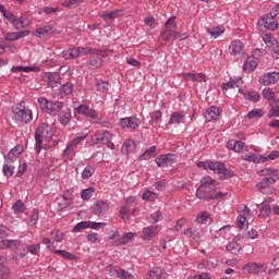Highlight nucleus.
Segmentation results:
<instances>
[{"mask_svg":"<svg viewBox=\"0 0 279 279\" xmlns=\"http://www.w3.org/2000/svg\"><path fill=\"white\" fill-rule=\"evenodd\" d=\"M219 182L210 177H204L201 180V186L196 190V197L208 202V199H223L228 193L217 192Z\"/></svg>","mask_w":279,"mask_h":279,"instance_id":"nucleus-1","label":"nucleus"},{"mask_svg":"<svg viewBox=\"0 0 279 279\" xmlns=\"http://www.w3.org/2000/svg\"><path fill=\"white\" fill-rule=\"evenodd\" d=\"M53 138V130L47 123H41L35 131L36 151L40 154L43 142L49 143Z\"/></svg>","mask_w":279,"mask_h":279,"instance_id":"nucleus-2","label":"nucleus"},{"mask_svg":"<svg viewBox=\"0 0 279 279\" xmlns=\"http://www.w3.org/2000/svg\"><path fill=\"white\" fill-rule=\"evenodd\" d=\"M13 114L15 120L20 123H32L34 119V114L31 109L25 107V101L15 105L13 108Z\"/></svg>","mask_w":279,"mask_h":279,"instance_id":"nucleus-3","label":"nucleus"},{"mask_svg":"<svg viewBox=\"0 0 279 279\" xmlns=\"http://www.w3.org/2000/svg\"><path fill=\"white\" fill-rule=\"evenodd\" d=\"M208 169L217 173L220 180H228L229 178H234V171L228 170L226 163L221 161H208Z\"/></svg>","mask_w":279,"mask_h":279,"instance_id":"nucleus-4","label":"nucleus"},{"mask_svg":"<svg viewBox=\"0 0 279 279\" xmlns=\"http://www.w3.org/2000/svg\"><path fill=\"white\" fill-rule=\"evenodd\" d=\"M38 104L43 112H46L47 114H53V112H60V110L64 108V102L47 100V98L45 97L38 98Z\"/></svg>","mask_w":279,"mask_h":279,"instance_id":"nucleus-5","label":"nucleus"},{"mask_svg":"<svg viewBox=\"0 0 279 279\" xmlns=\"http://www.w3.org/2000/svg\"><path fill=\"white\" fill-rule=\"evenodd\" d=\"M0 12L3 14L4 19L9 21L14 27V29H23L25 27V22L23 21V17H16L14 13L8 11L3 4L0 3Z\"/></svg>","mask_w":279,"mask_h":279,"instance_id":"nucleus-6","label":"nucleus"},{"mask_svg":"<svg viewBox=\"0 0 279 279\" xmlns=\"http://www.w3.org/2000/svg\"><path fill=\"white\" fill-rule=\"evenodd\" d=\"M22 151H23V146L21 145L15 146L4 156V162H7L8 165H14L15 167H21V159L19 158Z\"/></svg>","mask_w":279,"mask_h":279,"instance_id":"nucleus-7","label":"nucleus"},{"mask_svg":"<svg viewBox=\"0 0 279 279\" xmlns=\"http://www.w3.org/2000/svg\"><path fill=\"white\" fill-rule=\"evenodd\" d=\"M258 32H265V29H269L270 32H276L278 29V23L276 20L269 17L268 15H264L257 22Z\"/></svg>","mask_w":279,"mask_h":279,"instance_id":"nucleus-8","label":"nucleus"},{"mask_svg":"<svg viewBox=\"0 0 279 279\" xmlns=\"http://www.w3.org/2000/svg\"><path fill=\"white\" fill-rule=\"evenodd\" d=\"M110 141H112V133L108 130L97 132L92 136L94 145H106V143H109Z\"/></svg>","mask_w":279,"mask_h":279,"instance_id":"nucleus-9","label":"nucleus"},{"mask_svg":"<svg viewBox=\"0 0 279 279\" xmlns=\"http://www.w3.org/2000/svg\"><path fill=\"white\" fill-rule=\"evenodd\" d=\"M178 157L173 154L160 155L159 157L155 158V162L157 167H171L175 165Z\"/></svg>","mask_w":279,"mask_h":279,"instance_id":"nucleus-10","label":"nucleus"},{"mask_svg":"<svg viewBox=\"0 0 279 279\" xmlns=\"http://www.w3.org/2000/svg\"><path fill=\"white\" fill-rule=\"evenodd\" d=\"M43 80L47 83L49 88H58L61 77L58 72H47L44 74Z\"/></svg>","mask_w":279,"mask_h":279,"instance_id":"nucleus-11","label":"nucleus"},{"mask_svg":"<svg viewBox=\"0 0 279 279\" xmlns=\"http://www.w3.org/2000/svg\"><path fill=\"white\" fill-rule=\"evenodd\" d=\"M279 82V72H268L259 77V84L263 86H271V84H277Z\"/></svg>","mask_w":279,"mask_h":279,"instance_id":"nucleus-12","label":"nucleus"},{"mask_svg":"<svg viewBox=\"0 0 279 279\" xmlns=\"http://www.w3.org/2000/svg\"><path fill=\"white\" fill-rule=\"evenodd\" d=\"M267 265L265 264H256V263H247L243 267V274H260V271H266Z\"/></svg>","mask_w":279,"mask_h":279,"instance_id":"nucleus-13","label":"nucleus"},{"mask_svg":"<svg viewBox=\"0 0 279 279\" xmlns=\"http://www.w3.org/2000/svg\"><path fill=\"white\" fill-rule=\"evenodd\" d=\"M76 112L78 114H83V117H87L88 119H98L99 114L97 113V111H95V109L88 107V105H80L76 108Z\"/></svg>","mask_w":279,"mask_h":279,"instance_id":"nucleus-14","label":"nucleus"},{"mask_svg":"<svg viewBox=\"0 0 279 279\" xmlns=\"http://www.w3.org/2000/svg\"><path fill=\"white\" fill-rule=\"evenodd\" d=\"M219 114H221V110L219 109V107L211 106L205 111L204 118L207 122L219 121Z\"/></svg>","mask_w":279,"mask_h":279,"instance_id":"nucleus-15","label":"nucleus"},{"mask_svg":"<svg viewBox=\"0 0 279 279\" xmlns=\"http://www.w3.org/2000/svg\"><path fill=\"white\" fill-rule=\"evenodd\" d=\"M120 125L129 130H136L141 125V120L135 117L123 118L120 120Z\"/></svg>","mask_w":279,"mask_h":279,"instance_id":"nucleus-16","label":"nucleus"},{"mask_svg":"<svg viewBox=\"0 0 279 279\" xmlns=\"http://www.w3.org/2000/svg\"><path fill=\"white\" fill-rule=\"evenodd\" d=\"M227 147H228V149H232L236 154H243V153L247 151V146L242 141L230 140L227 143Z\"/></svg>","mask_w":279,"mask_h":279,"instance_id":"nucleus-17","label":"nucleus"},{"mask_svg":"<svg viewBox=\"0 0 279 279\" xmlns=\"http://www.w3.org/2000/svg\"><path fill=\"white\" fill-rule=\"evenodd\" d=\"M110 205L106 201H98L92 207L90 211L94 215H104V213H108Z\"/></svg>","mask_w":279,"mask_h":279,"instance_id":"nucleus-18","label":"nucleus"},{"mask_svg":"<svg viewBox=\"0 0 279 279\" xmlns=\"http://www.w3.org/2000/svg\"><path fill=\"white\" fill-rule=\"evenodd\" d=\"M158 232H160V226L144 228L142 239L149 241V239H154Z\"/></svg>","mask_w":279,"mask_h":279,"instance_id":"nucleus-19","label":"nucleus"},{"mask_svg":"<svg viewBox=\"0 0 279 279\" xmlns=\"http://www.w3.org/2000/svg\"><path fill=\"white\" fill-rule=\"evenodd\" d=\"M245 48V45L241 40H233L229 46L230 56H239Z\"/></svg>","mask_w":279,"mask_h":279,"instance_id":"nucleus-20","label":"nucleus"},{"mask_svg":"<svg viewBox=\"0 0 279 279\" xmlns=\"http://www.w3.org/2000/svg\"><path fill=\"white\" fill-rule=\"evenodd\" d=\"M149 279H167V270L162 267H155L148 272Z\"/></svg>","mask_w":279,"mask_h":279,"instance_id":"nucleus-21","label":"nucleus"},{"mask_svg":"<svg viewBox=\"0 0 279 279\" xmlns=\"http://www.w3.org/2000/svg\"><path fill=\"white\" fill-rule=\"evenodd\" d=\"M134 240V233H124L118 240L112 242L114 247H119V245H128V243H132Z\"/></svg>","mask_w":279,"mask_h":279,"instance_id":"nucleus-22","label":"nucleus"},{"mask_svg":"<svg viewBox=\"0 0 279 279\" xmlns=\"http://www.w3.org/2000/svg\"><path fill=\"white\" fill-rule=\"evenodd\" d=\"M239 93L243 95L244 99H247L248 101H253V104L260 101V94H258V92L256 90L243 92L242 88H239Z\"/></svg>","mask_w":279,"mask_h":279,"instance_id":"nucleus-23","label":"nucleus"},{"mask_svg":"<svg viewBox=\"0 0 279 279\" xmlns=\"http://www.w3.org/2000/svg\"><path fill=\"white\" fill-rule=\"evenodd\" d=\"M262 97L263 99H266V101H268L269 106H271L275 101L278 100L276 99V92H274V89L269 87L263 89Z\"/></svg>","mask_w":279,"mask_h":279,"instance_id":"nucleus-24","label":"nucleus"},{"mask_svg":"<svg viewBox=\"0 0 279 279\" xmlns=\"http://www.w3.org/2000/svg\"><path fill=\"white\" fill-rule=\"evenodd\" d=\"M183 80L191 81V82H206V74L183 73Z\"/></svg>","mask_w":279,"mask_h":279,"instance_id":"nucleus-25","label":"nucleus"},{"mask_svg":"<svg viewBox=\"0 0 279 279\" xmlns=\"http://www.w3.org/2000/svg\"><path fill=\"white\" fill-rule=\"evenodd\" d=\"M241 84H243V78H231L228 83H222L221 88L222 90H230V88H241Z\"/></svg>","mask_w":279,"mask_h":279,"instance_id":"nucleus-26","label":"nucleus"},{"mask_svg":"<svg viewBox=\"0 0 279 279\" xmlns=\"http://www.w3.org/2000/svg\"><path fill=\"white\" fill-rule=\"evenodd\" d=\"M256 66H258V61H256L252 57H247L243 64V71H245L246 73H252V71H254Z\"/></svg>","mask_w":279,"mask_h":279,"instance_id":"nucleus-27","label":"nucleus"},{"mask_svg":"<svg viewBox=\"0 0 279 279\" xmlns=\"http://www.w3.org/2000/svg\"><path fill=\"white\" fill-rule=\"evenodd\" d=\"M25 36H29V31L7 33L5 40L14 41V40H19L21 38H25Z\"/></svg>","mask_w":279,"mask_h":279,"instance_id":"nucleus-28","label":"nucleus"},{"mask_svg":"<svg viewBox=\"0 0 279 279\" xmlns=\"http://www.w3.org/2000/svg\"><path fill=\"white\" fill-rule=\"evenodd\" d=\"M52 32H53V27L47 25V26L37 28L35 32V36L37 38H45V36L51 34Z\"/></svg>","mask_w":279,"mask_h":279,"instance_id":"nucleus-29","label":"nucleus"},{"mask_svg":"<svg viewBox=\"0 0 279 279\" xmlns=\"http://www.w3.org/2000/svg\"><path fill=\"white\" fill-rule=\"evenodd\" d=\"M14 169H16L15 165L4 162L2 173L5 178H12L14 175Z\"/></svg>","mask_w":279,"mask_h":279,"instance_id":"nucleus-30","label":"nucleus"},{"mask_svg":"<svg viewBox=\"0 0 279 279\" xmlns=\"http://www.w3.org/2000/svg\"><path fill=\"white\" fill-rule=\"evenodd\" d=\"M279 117V99L275 100L270 105V110L268 112V119H274Z\"/></svg>","mask_w":279,"mask_h":279,"instance_id":"nucleus-31","label":"nucleus"},{"mask_svg":"<svg viewBox=\"0 0 279 279\" xmlns=\"http://www.w3.org/2000/svg\"><path fill=\"white\" fill-rule=\"evenodd\" d=\"M241 244H239L236 241H232L227 244V252H230L231 254H241Z\"/></svg>","mask_w":279,"mask_h":279,"instance_id":"nucleus-32","label":"nucleus"},{"mask_svg":"<svg viewBox=\"0 0 279 279\" xmlns=\"http://www.w3.org/2000/svg\"><path fill=\"white\" fill-rule=\"evenodd\" d=\"M223 26H214L207 28V33L211 38H219V36L223 34Z\"/></svg>","mask_w":279,"mask_h":279,"instance_id":"nucleus-33","label":"nucleus"},{"mask_svg":"<svg viewBox=\"0 0 279 279\" xmlns=\"http://www.w3.org/2000/svg\"><path fill=\"white\" fill-rule=\"evenodd\" d=\"M136 149V143L132 140H128L121 148L122 154H130Z\"/></svg>","mask_w":279,"mask_h":279,"instance_id":"nucleus-34","label":"nucleus"},{"mask_svg":"<svg viewBox=\"0 0 279 279\" xmlns=\"http://www.w3.org/2000/svg\"><path fill=\"white\" fill-rule=\"evenodd\" d=\"M61 125H69L71 121V110L61 111L58 116Z\"/></svg>","mask_w":279,"mask_h":279,"instance_id":"nucleus-35","label":"nucleus"},{"mask_svg":"<svg viewBox=\"0 0 279 279\" xmlns=\"http://www.w3.org/2000/svg\"><path fill=\"white\" fill-rule=\"evenodd\" d=\"M184 120V112H173L170 117L169 124H180Z\"/></svg>","mask_w":279,"mask_h":279,"instance_id":"nucleus-36","label":"nucleus"},{"mask_svg":"<svg viewBox=\"0 0 279 279\" xmlns=\"http://www.w3.org/2000/svg\"><path fill=\"white\" fill-rule=\"evenodd\" d=\"M120 12L121 10L105 11L100 14V19L104 21H112V19H117V16H119Z\"/></svg>","mask_w":279,"mask_h":279,"instance_id":"nucleus-37","label":"nucleus"},{"mask_svg":"<svg viewBox=\"0 0 279 279\" xmlns=\"http://www.w3.org/2000/svg\"><path fill=\"white\" fill-rule=\"evenodd\" d=\"M260 175H272L275 178V182L279 180V170L271 169V168H264L259 171Z\"/></svg>","mask_w":279,"mask_h":279,"instance_id":"nucleus-38","label":"nucleus"},{"mask_svg":"<svg viewBox=\"0 0 279 279\" xmlns=\"http://www.w3.org/2000/svg\"><path fill=\"white\" fill-rule=\"evenodd\" d=\"M96 88H97L98 93H102V95H104V94L108 93V90L110 89V83L108 81L100 80L96 83Z\"/></svg>","mask_w":279,"mask_h":279,"instance_id":"nucleus-39","label":"nucleus"},{"mask_svg":"<svg viewBox=\"0 0 279 279\" xmlns=\"http://www.w3.org/2000/svg\"><path fill=\"white\" fill-rule=\"evenodd\" d=\"M63 202H69L64 204H59L58 213H62V210H66L71 204H73V197L68 196L65 193L62 195Z\"/></svg>","mask_w":279,"mask_h":279,"instance_id":"nucleus-40","label":"nucleus"},{"mask_svg":"<svg viewBox=\"0 0 279 279\" xmlns=\"http://www.w3.org/2000/svg\"><path fill=\"white\" fill-rule=\"evenodd\" d=\"M156 156V146H151L146 149L141 156L140 160H149V158Z\"/></svg>","mask_w":279,"mask_h":279,"instance_id":"nucleus-41","label":"nucleus"},{"mask_svg":"<svg viewBox=\"0 0 279 279\" xmlns=\"http://www.w3.org/2000/svg\"><path fill=\"white\" fill-rule=\"evenodd\" d=\"M12 210L15 213V215H20L25 213V204L23 203V201L17 199L13 206H12Z\"/></svg>","mask_w":279,"mask_h":279,"instance_id":"nucleus-42","label":"nucleus"},{"mask_svg":"<svg viewBox=\"0 0 279 279\" xmlns=\"http://www.w3.org/2000/svg\"><path fill=\"white\" fill-rule=\"evenodd\" d=\"M184 235L187 236V239H191V236H194V241L196 239H199V229L192 227L186 230H184Z\"/></svg>","mask_w":279,"mask_h":279,"instance_id":"nucleus-43","label":"nucleus"},{"mask_svg":"<svg viewBox=\"0 0 279 279\" xmlns=\"http://www.w3.org/2000/svg\"><path fill=\"white\" fill-rule=\"evenodd\" d=\"M142 199H144V202H155V199H158V194L147 190L143 193Z\"/></svg>","mask_w":279,"mask_h":279,"instance_id":"nucleus-44","label":"nucleus"},{"mask_svg":"<svg viewBox=\"0 0 279 279\" xmlns=\"http://www.w3.org/2000/svg\"><path fill=\"white\" fill-rule=\"evenodd\" d=\"M80 3H84V0H64L62 2L63 8H69V10H73V8H77Z\"/></svg>","mask_w":279,"mask_h":279,"instance_id":"nucleus-45","label":"nucleus"},{"mask_svg":"<svg viewBox=\"0 0 279 279\" xmlns=\"http://www.w3.org/2000/svg\"><path fill=\"white\" fill-rule=\"evenodd\" d=\"M60 95H71L73 93V83H65L59 89Z\"/></svg>","mask_w":279,"mask_h":279,"instance_id":"nucleus-46","label":"nucleus"},{"mask_svg":"<svg viewBox=\"0 0 279 279\" xmlns=\"http://www.w3.org/2000/svg\"><path fill=\"white\" fill-rule=\"evenodd\" d=\"M262 38L266 45H278V39L271 33L265 34Z\"/></svg>","mask_w":279,"mask_h":279,"instance_id":"nucleus-47","label":"nucleus"},{"mask_svg":"<svg viewBox=\"0 0 279 279\" xmlns=\"http://www.w3.org/2000/svg\"><path fill=\"white\" fill-rule=\"evenodd\" d=\"M271 215V206L269 204H265L260 209H259V217L262 219H267Z\"/></svg>","mask_w":279,"mask_h":279,"instance_id":"nucleus-48","label":"nucleus"},{"mask_svg":"<svg viewBox=\"0 0 279 279\" xmlns=\"http://www.w3.org/2000/svg\"><path fill=\"white\" fill-rule=\"evenodd\" d=\"M160 37L162 40H166V43H169V40H174L173 31L171 28H167L166 31L161 32Z\"/></svg>","mask_w":279,"mask_h":279,"instance_id":"nucleus-49","label":"nucleus"},{"mask_svg":"<svg viewBox=\"0 0 279 279\" xmlns=\"http://www.w3.org/2000/svg\"><path fill=\"white\" fill-rule=\"evenodd\" d=\"M265 112L263 109H253L247 113V119H260V117H264Z\"/></svg>","mask_w":279,"mask_h":279,"instance_id":"nucleus-50","label":"nucleus"},{"mask_svg":"<svg viewBox=\"0 0 279 279\" xmlns=\"http://www.w3.org/2000/svg\"><path fill=\"white\" fill-rule=\"evenodd\" d=\"M210 219V213L208 211H202L197 217L196 221L197 223H208V220Z\"/></svg>","mask_w":279,"mask_h":279,"instance_id":"nucleus-51","label":"nucleus"},{"mask_svg":"<svg viewBox=\"0 0 279 279\" xmlns=\"http://www.w3.org/2000/svg\"><path fill=\"white\" fill-rule=\"evenodd\" d=\"M54 254H59L60 256H62V258H66L68 260H75L77 258V256L62 250L54 251Z\"/></svg>","mask_w":279,"mask_h":279,"instance_id":"nucleus-52","label":"nucleus"},{"mask_svg":"<svg viewBox=\"0 0 279 279\" xmlns=\"http://www.w3.org/2000/svg\"><path fill=\"white\" fill-rule=\"evenodd\" d=\"M86 228H90V221H82L74 226L73 232H81V230H86Z\"/></svg>","mask_w":279,"mask_h":279,"instance_id":"nucleus-53","label":"nucleus"},{"mask_svg":"<svg viewBox=\"0 0 279 279\" xmlns=\"http://www.w3.org/2000/svg\"><path fill=\"white\" fill-rule=\"evenodd\" d=\"M93 193H95V187L85 189L82 191L81 197L84 201H88V199H90V197H93Z\"/></svg>","mask_w":279,"mask_h":279,"instance_id":"nucleus-54","label":"nucleus"},{"mask_svg":"<svg viewBox=\"0 0 279 279\" xmlns=\"http://www.w3.org/2000/svg\"><path fill=\"white\" fill-rule=\"evenodd\" d=\"M102 63L104 61L99 57H93L89 59V66H92L93 69H99Z\"/></svg>","mask_w":279,"mask_h":279,"instance_id":"nucleus-55","label":"nucleus"},{"mask_svg":"<svg viewBox=\"0 0 279 279\" xmlns=\"http://www.w3.org/2000/svg\"><path fill=\"white\" fill-rule=\"evenodd\" d=\"M277 158H279L278 150H272L267 157L260 156L262 163L267 162V160H276Z\"/></svg>","mask_w":279,"mask_h":279,"instance_id":"nucleus-56","label":"nucleus"},{"mask_svg":"<svg viewBox=\"0 0 279 279\" xmlns=\"http://www.w3.org/2000/svg\"><path fill=\"white\" fill-rule=\"evenodd\" d=\"M50 234L57 243H60L61 241L64 240V233H62V231L60 230H53Z\"/></svg>","mask_w":279,"mask_h":279,"instance_id":"nucleus-57","label":"nucleus"},{"mask_svg":"<svg viewBox=\"0 0 279 279\" xmlns=\"http://www.w3.org/2000/svg\"><path fill=\"white\" fill-rule=\"evenodd\" d=\"M150 117H151L150 124L157 125L160 119H162V112H160V110H157L153 112Z\"/></svg>","mask_w":279,"mask_h":279,"instance_id":"nucleus-58","label":"nucleus"},{"mask_svg":"<svg viewBox=\"0 0 279 279\" xmlns=\"http://www.w3.org/2000/svg\"><path fill=\"white\" fill-rule=\"evenodd\" d=\"M93 173H95V169L90 167L85 168L82 172L83 180H88L89 178H93Z\"/></svg>","mask_w":279,"mask_h":279,"instance_id":"nucleus-59","label":"nucleus"},{"mask_svg":"<svg viewBox=\"0 0 279 279\" xmlns=\"http://www.w3.org/2000/svg\"><path fill=\"white\" fill-rule=\"evenodd\" d=\"M120 217H121V219H130V207L129 206L121 207Z\"/></svg>","mask_w":279,"mask_h":279,"instance_id":"nucleus-60","label":"nucleus"},{"mask_svg":"<svg viewBox=\"0 0 279 279\" xmlns=\"http://www.w3.org/2000/svg\"><path fill=\"white\" fill-rule=\"evenodd\" d=\"M165 26L167 27V29H169V27H171L172 29H175V27H178V24L175 23V16H170Z\"/></svg>","mask_w":279,"mask_h":279,"instance_id":"nucleus-61","label":"nucleus"},{"mask_svg":"<svg viewBox=\"0 0 279 279\" xmlns=\"http://www.w3.org/2000/svg\"><path fill=\"white\" fill-rule=\"evenodd\" d=\"M257 189L260 193L265 194V193H267L269 187H268L266 181L263 179L260 182L257 183Z\"/></svg>","mask_w":279,"mask_h":279,"instance_id":"nucleus-62","label":"nucleus"},{"mask_svg":"<svg viewBox=\"0 0 279 279\" xmlns=\"http://www.w3.org/2000/svg\"><path fill=\"white\" fill-rule=\"evenodd\" d=\"M118 278L121 279H133L134 277L132 276V274H129L128 271L121 269L117 272Z\"/></svg>","mask_w":279,"mask_h":279,"instance_id":"nucleus-63","label":"nucleus"},{"mask_svg":"<svg viewBox=\"0 0 279 279\" xmlns=\"http://www.w3.org/2000/svg\"><path fill=\"white\" fill-rule=\"evenodd\" d=\"M73 151H75V148L73 145H68L66 148L63 151V158H71V154H73Z\"/></svg>","mask_w":279,"mask_h":279,"instance_id":"nucleus-64","label":"nucleus"}]
</instances>
